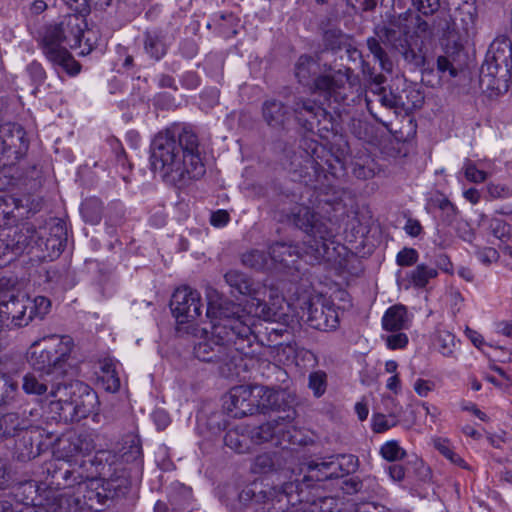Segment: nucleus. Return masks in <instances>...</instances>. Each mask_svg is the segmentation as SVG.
Wrapping results in <instances>:
<instances>
[{"mask_svg":"<svg viewBox=\"0 0 512 512\" xmlns=\"http://www.w3.org/2000/svg\"><path fill=\"white\" fill-rule=\"evenodd\" d=\"M151 169L166 183L185 185L206 172L199 139L189 127L173 124L158 132L150 144Z\"/></svg>","mask_w":512,"mask_h":512,"instance_id":"obj_1","label":"nucleus"},{"mask_svg":"<svg viewBox=\"0 0 512 512\" xmlns=\"http://www.w3.org/2000/svg\"><path fill=\"white\" fill-rule=\"evenodd\" d=\"M280 220L301 230L309 237L305 242L304 254L309 257L310 263L335 262L336 255H340L338 251L340 246H336L335 242L337 232L331 219L313 208L304 204L294 205L288 211H282Z\"/></svg>","mask_w":512,"mask_h":512,"instance_id":"obj_2","label":"nucleus"},{"mask_svg":"<svg viewBox=\"0 0 512 512\" xmlns=\"http://www.w3.org/2000/svg\"><path fill=\"white\" fill-rule=\"evenodd\" d=\"M85 27L83 16L77 13L65 15L58 22L44 27L41 48L47 60L56 69L61 68L72 76L79 73L80 65L68 49L81 46Z\"/></svg>","mask_w":512,"mask_h":512,"instance_id":"obj_3","label":"nucleus"},{"mask_svg":"<svg viewBox=\"0 0 512 512\" xmlns=\"http://www.w3.org/2000/svg\"><path fill=\"white\" fill-rule=\"evenodd\" d=\"M206 317L211 323L213 342L227 346L250 332V317L240 304L223 297L216 289H206Z\"/></svg>","mask_w":512,"mask_h":512,"instance_id":"obj_4","label":"nucleus"},{"mask_svg":"<svg viewBox=\"0 0 512 512\" xmlns=\"http://www.w3.org/2000/svg\"><path fill=\"white\" fill-rule=\"evenodd\" d=\"M349 72V68L334 70L329 67L323 70L317 59L306 54L301 55L295 64V77L300 84L337 103L347 97Z\"/></svg>","mask_w":512,"mask_h":512,"instance_id":"obj_5","label":"nucleus"},{"mask_svg":"<svg viewBox=\"0 0 512 512\" xmlns=\"http://www.w3.org/2000/svg\"><path fill=\"white\" fill-rule=\"evenodd\" d=\"M286 393L261 385H239L230 389L225 401L227 412L234 418L254 414L260 407L280 411Z\"/></svg>","mask_w":512,"mask_h":512,"instance_id":"obj_6","label":"nucleus"},{"mask_svg":"<svg viewBox=\"0 0 512 512\" xmlns=\"http://www.w3.org/2000/svg\"><path fill=\"white\" fill-rule=\"evenodd\" d=\"M54 396L59 398L54 403L61 420L65 422H78L92 413L98 405L96 392L81 381L69 384H58Z\"/></svg>","mask_w":512,"mask_h":512,"instance_id":"obj_7","label":"nucleus"},{"mask_svg":"<svg viewBox=\"0 0 512 512\" xmlns=\"http://www.w3.org/2000/svg\"><path fill=\"white\" fill-rule=\"evenodd\" d=\"M101 463L94 462V476L87 479L80 492L83 493L81 502L83 510H91L95 512L103 511L110 505L115 497L124 496L129 489V481L124 475L111 476L108 479L98 478L102 474L104 466L99 469Z\"/></svg>","mask_w":512,"mask_h":512,"instance_id":"obj_8","label":"nucleus"},{"mask_svg":"<svg viewBox=\"0 0 512 512\" xmlns=\"http://www.w3.org/2000/svg\"><path fill=\"white\" fill-rule=\"evenodd\" d=\"M94 459L81 462L67 463L62 460L47 462L43 467V480L49 489H67L78 487L94 476Z\"/></svg>","mask_w":512,"mask_h":512,"instance_id":"obj_9","label":"nucleus"},{"mask_svg":"<svg viewBox=\"0 0 512 512\" xmlns=\"http://www.w3.org/2000/svg\"><path fill=\"white\" fill-rule=\"evenodd\" d=\"M286 412L285 416H279L276 419L267 421L258 426H247L245 431L249 433L252 444L260 445L269 441H275L276 445L295 443V425L294 420L296 411L293 408H282Z\"/></svg>","mask_w":512,"mask_h":512,"instance_id":"obj_10","label":"nucleus"},{"mask_svg":"<svg viewBox=\"0 0 512 512\" xmlns=\"http://www.w3.org/2000/svg\"><path fill=\"white\" fill-rule=\"evenodd\" d=\"M358 468V458L352 454L329 456L321 461H311L305 466L307 474L303 476L306 485L313 481H326L353 473Z\"/></svg>","mask_w":512,"mask_h":512,"instance_id":"obj_11","label":"nucleus"},{"mask_svg":"<svg viewBox=\"0 0 512 512\" xmlns=\"http://www.w3.org/2000/svg\"><path fill=\"white\" fill-rule=\"evenodd\" d=\"M297 313L308 326L320 331L333 330L339 323L334 306L322 296L302 299Z\"/></svg>","mask_w":512,"mask_h":512,"instance_id":"obj_12","label":"nucleus"},{"mask_svg":"<svg viewBox=\"0 0 512 512\" xmlns=\"http://www.w3.org/2000/svg\"><path fill=\"white\" fill-rule=\"evenodd\" d=\"M300 148L304 154L300 155L301 161L295 158L291 162L293 172L306 185H313L324 172V167L319 160L326 153L325 148L312 139H304Z\"/></svg>","mask_w":512,"mask_h":512,"instance_id":"obj_13","label":"nucleus"},{"mask_svg":"<svg viewBox=\"0 0 512 512\" xmlns=\"http://www.w3.org/2000/svg\"><path fill=\"white\" fill-rule=\"evenodd\" d=\"M201 295L189 286L175 290L170 302L171 311L179 323L195 321L201 315Z\"/></svg>","mask_w":512,"mask_h":512,"instance_id":"obj_14","label":"nucleus"},{"mask_svg":"<svg viewBox=\"0 0 512 512\" xmlns=\"http://www.w3.org/2000/svg\"><path fill=\"white\" fill-rule=\"evenodd\" d=\"M27 148L28 143L22 127L12 124L0 126V166L14 164Z\"/></svg>","mask_w":512,"mask_h":512,"instance_id":"obj_15","label":"nucleus"},{"mask_svg":"<svg viewBox=\"0 0 512 512\" xmlns=\"http://www.w3.org/2000/svg\"><path fill=\"white\" fill-rule=\"evenodd\" d=\"M70 354H31L28 359L34 371L41 376L59 380L62 377L74 375L76 365L70 361Z\"/></svg>","mask_w":512,"mask_h":512,"instance_id":"obj_16","label":"nucleus"},{"mask_svg":"<svg viewBox=\"0 0 512 512\" xmlns=\"http://www.w3.org/2000/svg\"><path fill=\"white\" fill-rule=\"evenodd\" d=\"M291 110L299 122L304 118L303 126L307 130H313L315 124L319 126L322 123H327L322 129L329 130L328 124L331 125V115L314 100L295 97Z\"/></svg>","mask_w":512,"mask_h":512,"instance_id":"obj_17","label":"nucleus"},{"mask_svg":"<svg viewBox=\"0 0 512 512\" xmlns=\"http://www.w3.org/2000/svg\"><path fill=\"white\" fill-rule=\"evenodd\" d=\"M248 315L254 316L269 322L285 321L286 312L284 307V298L278 293L270 291L269 301L252 297L248 303Z\"/></svg>","mask_w":512,"mask_h":512,"instance_id":"obj_18","label":"nucleus"},{"mask_svg":"<svg viewBox=\"0 0 512 512\" xmlns=\"http://www.w3.org/2000/svg\"><path fill=\"white\" fill-rule=\"evenodd\" d=\"M38 244L40 248L48 252V257L51 259L57 258L64 250L67 243V229L66 225L60 219H53L49 223V228H41L38 231Z\"/></svg>","mask_w":512,"mask_h":512,"instance_id":"obj_19","label":"nucleus"},{"mask_svg":"<svg viewBox=\"0 0 512 512\" xmlns=\"http://www.w3.org/2000/svg\"><path fill=\"white\" fill-rule=\"evenodd\" d=\"M293 458L292 451L283 445L280 451L259 454L254 459L252 471L258 474L286 471V469H290Z\"/></svg>","mask_w":512,"mask_h":512,"instance_id":"obj_20","label":"nucleus"},{"mask_svg":"<svg viewBox=\"0 0 512 512\" xmlns=\"http://www.w3.org/2000/svg\"><path fill=\"white\" fill-rule=\"evenodd\" d=\"M308 464L303 463L300 465L296 472L295 468H292L290 466V469H286L287 471H290L291 474L294 476L293 480H289L288 482H284L281 486V495L286 498L287 504L292 505L295 507L297 504H301L304 501H307V493L305 489L312 488L316 485L318 481H313L312 485H306L303 480V476L307 474L305 470V466Z\"/></svg>","mask_w":512,"mask_h":512,"instance_id":"obj_21","label":"nucleus"},{"mask_svg":"<svg viewBox=\"0 0 512 512\" xmlns=\"http://www.w3.org/2000/svg\"><path fill=\"white\" fill-rule=\"evenodd\" d=\"M386 41L397 50L404 60L414 68L422 67L425 63V55L417 42L412 43L406 37L402 38L393 29L385 32Z\"/></svg>","mask_w":512,"mask_h":512,"instance_id":"obj_22","label":"nucleus"},{"mask_svg":"<svg viewBox=\"0 0 512 512\" xmlns=\"http://www.w3.org/2000/svg\"><path fill=\"white\" fill-rule=\"evenodd\" d=\"M512 58V40L507 36L497 37L490 45L486 60L489 74H496L502 67L509 65Z\"/></svg>","mask_w":512,"mask_h":512,"instance_id":"obj_23","label":"nucleus"},{"mask_svg":"<svg viewBox=\"0 0 512 512\" xmlns=\"http://www.w3.org/2000/svg\"><path fill=\"white\" fill-rule=\"evenodd\" d=\"M172 42L173 37L162 29L147 30L144 33V50L150 58L157 61L167 54Z\"/></svg>","mask_w":512,"mask_h":512,"instance_id":"obj_24","label":"nucleus"},{"mask_svg":"<svg viewBox=\"0 0 512 512\" xmlns=\"http://www.w3.org/2000/svg\"><path fill=\"white\" fill-rule=\"evenodd\" d=\"M120 363L113 357L106 356L98 362V370L95 372L97 381L101 387L110 393H115L120 389V378L118 367Z\"/></svg>","mask_w":512,"mask_h":512,"instance_id":"obj_25","label":"nucleus"},{"mask_svg":"<svg viewBox=\"0 0 512 512\" xmlns=\"http://www.w3.org/2000/svg\"><path fill=\"white\" fill-rule=\"evenodd\" d=\"M27 300L26 297L22 296L21 298L11 296L8 301H3L0 303V311L3 316L2 325L6 320L11 318V322L17 327H23L28 325L31 321V316L29 313L27 314Z\"/></svg>","mask_w":512,"mask_h":512,"instance_id":"obj_26","label":"nucleus"},{"mask_svg":"<svg viewBox=\"0 0 512 512\" xmlns=\"http://www.w3.org/2000/svg\"><path fill=\"white\" fill-rule=\"evenodd\" d=\"M264 122L274 130H283L290 121L288 108L279 100H265L261 108Z\"/></svg>","mask_w":512,"mask_h":512,"instance_id":"obj_27","label":"nucleus"},{"mask_svg":"<svg viewBox=\"0 0 512 512\" xmlns=\"http://www.w3.org/2000/svg\"><path fill=\"white\" fill-rule=\"evenodd\" d=\"M269 254L273 265L283 268L295 267L296 262L302 257L299 247L291 243L275 242L269 247Z\"/></svg>","mask_w":512,"mask_h":512,"instance_id":"obj_28","label":"nucleus"},{"mask_svg":"<svg viewBox=\"0 0 512 512\" xmlns=\"http://www.w3.org/2000/svg\"><path fill=\"white\" fill-rule=\"evenodd\" d=\"M476 15L471 10L459 8L453 17L452 30L457 34V41L467 43L476 34Z\"/></svg>","mask_w":512,"mask_h":512,"instance_id":"obj_29","label":"nucleus"},{"mask_svg":"<svg viewBox=\"0 0 512 512\" xmlns=\"http://www.w3.org/2000/svg\"><path fill=\"white\" fill-rule=\"evenodd\" d=\"M410 317L407 308L402 304H395L389 307L382 317V327L386 331H400L408 329Z\"/></svg>","mask_w":512,"mask_h":512,"instance_id":"obj_30","label":"nucleus"},{"mask_svg":"<svg viewBox=\"0 0 512 512\" xmlns=\"http://www.w3.org/2000/svg\"><path fill=\"white\" fill-rule=\"evenodd\" d=\"M40 453L39 445L34 443L33 432L24 431L15 442L13 458L19 462H28Z\"/></svg>","mask_w":512,"mask_h":512,"instance_id":"obj_31","label":"nucleus"},{"mask_svg":"<svg viewBox=\"0 0 512 512\" xmlns=\"http://www.w3.org/2000/svg\"><path fill=\"white\" fill-rule=\"evenodd\" d=\"M11 236L14 242V255L22 254L26 249L38 244V231L32 226H23L20 229H12Z\"/></svg>","mask_w":512,"mask_h":512,"instance_id":"obj_32","label":"nucleus"},{"mask_svg":"<svg viewBox=\"0 0 512 512\" xmlns=\"http://www.w3.org/2000/svg\"><path fill=\"white\" fill-rule=\"evenodd\" d=\"M29 426L30 422L26 417L15 412L7 413L0 418V436L14 437L18 431H29Z\"/></svg>","mask_w":512,"mask_h":512,"instance_id":"obj_33","label":"nucleus"},{"mask_svg":"<svg viewBox=\"0 0 512 512\" xmlns=\"http://www.w3.org/2000/svg\"><path fill=\"white\" fill-rule=\"evenodd\" d=\"M246 428L247 426H243L229 430L224 436L225 445L240 454L249 452L252 443Z\"/></svg>","mask_w":512,"mask_h":512,"instance_id":"obj_34","label":"nucleus"},{"mask_svg":"<svg viewBox=\"0 0 512 512\" xmlns=\"http://www.w3.org/2000/svg\"><path fill=\"white\" fill-rule=\"evenodd\" d=\"M49 510L52 512H79L83 511L81 497H75L68 493L55 496Z\"/></svg>","mask_w":512,"mask_h":512,"instance_id":"obj_35","label":"nucleus"},{"mask_svg":"<svg viewBox=\"0 0 512 512\" xmlns=\"http://www.w3.org/2000/svg\"><path fill=\"white\" fill-rule=\"evenodd\" d=\"M437 276V268L424 263H420L409 273L408 278L410 283L415 288L422 289L429 284L430 280L436 278Z\"/></svg>","mask_w":512,"mask_h":512,"instance_id":"obj_36","label":"nucleus"},{"mask_svg":"<svg viewBox=\"0 0 512 512\" xmlns=\"http://www.w3.org/2000/svg\"><path fill=\"white\" fill-rule=\"evenodd\" d=\"M40 342H52L55 343L54 347H44L41 352H49V350H54V352H71L74 348V341L69 335H57L51 334L44 336L38 340H35L32 344V348H37L40 346Z\"/></svg>","mask_w":512,"mask_h":512,"instance_id":"obj_37","label":"nucleus"},{"mask_svg":"<svg viewBox=\"0 0 512 512\" xmlns=\"http://www.w3.org/2000/svg\"><path fill=\"white\" fill-rule=\"evenodd\" d=\"M242 263L255 270H263L273 265L271 256H267L264 251L257 249L244 253L242 255Z\"/></svg>","mask_w":512,"mask_h":512,"instance_id":"obj_38","label":"nucleus"},{"mask_svg":"<svg viewBox=\"0 0 512 512\" xmlns=\"http://www.w3.org/2000/svg\"><path fill=\"white\" fill-rule=\"evenodd\" d=\"M226 283L242 295L250 294L252 284L250 279L238 270H230L224 275Z\"/></svg>","mask_w":512,"mask_h":512,"instance_id":"obj_39","label":"nucleus"},{"mask_svg":"<svg viewBox=\"0 0 512 512\" xmlns=\"http://www.w3.org/2000/svg\"><path fill=\"white\" fill-rule=\"evenodd\" d=\"M351 503L338 502L334 498H324L320 500V504L312 503L307 512H352L350 511Z\"/></svg>","mask_w":512,"mask_h":512,"instance_id":"obj_40","label":"nucleus"},{"mask_svg":"<svg viewBox=\"0 0 512 512\" xmlns=\"http://www.w3.org/2000/svg\"><path fill=\"white\" fill-rule=\"evenodd\" d=\"M433 442L435 449L439 451V453L442 454L451 463L462 468H467L465 461L453 450V447L451 446V443L448 439L436 438Z\"/></svg>","mask_w":512,"mask_h":512,"instance_id":"obj_41","label":"nucleus"},{"mask_svg":"<svg viewBox=\"0 0 512 512\" xmlns=\"http://www.w3.org/2000/svg\"><path fill=\"white\" fill-rule=\"evenodd\" d=\"M27 308L29 309V315L31 320L35 317L43 319L47 315L51 308V302L44 296H37L34 299L26 297Z\"/></svg>","mask_w":512,"mask_h":512,"instance_id":"obj_42","label":"nucleus"},{"mask_svg":"<svg viewBox=\"0 0 512 512\" xmlns=\"http://www.w3.org/2000/svg\"><path fill=\"white\" fill-rule=\"evenodd\" d=\"M367 46H368L369 51L375 57V59L379 61L382 70H384L386 72H391L393 64L390 61V59L388 58L384 49L381 47L379 40H377L376 38H373V37L368 38Z\"/></svg>","mask_w":512,"mask_h":512,"instance_id":"obj_43","label":"nucleus"},{"mask_svg":"<svg viewBox=\"0 0 512 512\" xmlns=\"http://www.w3.org/2000/svg\"><path fill=\"white\" fill-rule=\"evenodd\" d=\"M349 37L338 29H329L325 31L323 41L326 48L339 50L347 46Z\"/></svg>","mask_w":512,"mask_h":512,"instance_id":"obj_44","label":"nucleus"},{"mask_svg":"<svg viewBox=\"0 0 512 512\" xmlns=\"http://www.w3.org/2000/svg\"><path fill=\"white\" fill-rule=\"evenodd\" d=\"M81 213L84 220L90 224H98L101 221V206L97 199H90L82 203Z\"/></svg>","mask_w":512,"mask_h":512,"instance_id":"obj_45","label":"nucleus"},{"mask_svg":"<svg viewBox=\"0 0 512 512\" xmlns=\"http://www.w3.org/2000/svg\"><path fill=\"white\" fill-rule=\"evenodd\" d=\"M380 454L389 462L401 460L407 455L406 451L396 440H390L384 443L380 448Z\"/></svg>","mask_w":512,"mask_h":512,"instance_id":"obj_46","label":"nucleus"},{"mask_svg":"<svg viewBox=\"0 0 512 512\" xmlns=\"http://www.w3.org/2000/svg\"><path fill=\"white\" fill-rule=\"evenodd\" d=\"M416 21L417 29L419 32H427L429 30V24L420 19L418 16L414 17V14L412 11L408 10L398 16L397 25L403 29V33L407 34L410 30V24L413 21Z\"/></svg>","mask_w":512,"mask_h":512,"instance_id":"obj_47","label":"nucleus"},{"mask_svg":"<svg viewBox=\"0 0 512 512\" xmlns=\"http://www.w3.org/2000/svg\"><path fill=\"white\" fill-rule=\"evenodd\" d=\"M374 95L376 96V101L387 109L403 108L405 105L400 96L392 92L387 93L384 87H379V91L374 93Z\"/></svg>","mask_w":512,"mask_h":512,"instance_id":"obj_48","label":"nucleus"},{"mask_svg":"<svg viewBox=\"0 0 512 512\" xmlns=\"http://www.w3.org/2000/svg\"><path fill=\"white\" fill-rule=\"evenodd\" d=\"M256 486L243 489L239 494V500L244 505H257L266 502L267 494L263 490L257 491Z\"/></svg>","mask_w":512,"mask_h":512,"instance_id":"obj_49","label":"nucleus"},{"mask_svg":"<svg viewBox=\"0 0 512 512\" xmlns=\"http://www.w3.org/2000/svg\"><path fill=\"white\" fill-rule=\"evenodd\" d=\"M489 230L494 237L502 242L508 241L511 237V225L499 218L489 220Z\"/></svg>","mask_w":512,"mask_h":512,"instance_id":"obj_50","label":"nucleus"},{"mask_svg":"<svg viewBox=\"0 0 512 512\" xmlns=\"http://www.w3.org/2000/svg\"><path fill=\"white\" fill-rule=\"evenodd\" d=\"M309 388L316 398L321 397L327 388V375L323 371H315L309 375Z\"/></svg>","mask_w":512,"mask_h":512,"instance_id":"obj_51","label":"nucleus"},{"mask_svg":"<svg viewBox=\"0 0 512 512\" xmlns=\"http://www.w3.org/2000/svg\"><path fill=\"white\" fill-rule=\"evenodd\" d=\"M22 388L27 394L42 395L47 391V385L40 382L33 373H27L23 377Z\"/></svg>","mask_w":512,"mask_h":512,"instance_id":"obj_52","label":"nucleus"},{"mask_svg":"<svg viewBox=\"0 0 512 512\" xmlns=\"http://www.w3.org/2000/svg\"><path fill=\"white\" fill-rule=\"evenodd\" d=\"M463 171L465 178L469 182L476 184L483 183L488 177V173L483 170H479L475 163L469 159H466L464 162Z\"/></svg>","mask_w":512,"mask_h":512,"instance_id":"obj_53","label":"nucleus"},{"mask_svg":"<svg viewBox=\"0 0 512 512\" xmlns=\"http://www.w3.org/2000/svg\"><path fill=\"white\" fill-rule=\"evenodd\" d=\"M238 354L228 360H223L224 363L220 365L219 372L225 378H236L240 376L241 367L237 361H243V358Z\"/></svg>","mask_w":512,"mask_h":512,"instance_id":"obj_54","label":"nucleus"},{"mask_svg":"<svg viewBox=\"0 0 512 512\" xmlns=\"http://www.w3.org/2000/svg\"><path fill=\"white\" fill-rule=\"evenodd\" d=\"M397 414L391 413L389 415V418H387L383 414H376L373 416V431L375 433H383L390 429L391 427H394L397 424L396 420Z\"/></svg>","mask_w":512,"mask_h":512,"instance_id":"obj_55","label":"nucleus"},{"mask_svg":"<svg viewBox=\"0 0 512 512\" xmlns=\"http://www.w3.org/2000/svg\"><path fill=\"white\" fill-rule=\"evenodd\" d=\"M26 72L29 75L32 84L36 88L42 85L47 78L43 66L37 61H33L28 64L26 67Z\"/></svg>","mask_w":512,"mask_h":512,"instance_id":"obj_56","label":"nucleus"},{"mask_svg":"<svg viewBox=\"0 0 512 512\" xmlns=\"http://www.w3.org/2000/svg\"><path fill=\"white\" fill-rule=\"evenodd\" d=\"M180 491L169 495V504L173 510L184 508L191 497V490L185 486L179 487Z\"/></svg>","mask_w":512,"mask_h":512,"instance_id":"obj_57","label":"nucleus"},{"mask_svg":"<svg viewBox=\"0 0 512 512\" xmlns=\"http://www.w3.org/2000/svg\"><path fill=\"white\" fill-rule=\"evenodd\" d=\"M434 348L453 352L456 349L455 336L447 331L440 332L434 341Z\"/></svg>","mask_w":512,"mask_h":512,"instance_id":"obj_58","label":"nucleus"},{"mask_svg":"<svg viewBox=\"0 0 512 512\" xmlns=\"http://www.w3.org/2000/svg\"><path fill=\"white\" fill-rule=\"evenodd\" d=\"M413 7L422 15H433L440 8V0H411Z\"/></svg>","mask_w":512,"mask_h":512,"instance_id":"obj_59","label":"nucleus"},{"mask_svg":"<svg viewBox=\"0 0 512 512\" xmlns=\"http://www.w3.org/2000/svg\"><path fill=\"white\" fill-rule=\"evenodd\" d=\"M488 198L491 200L512 197V189L506 185L489 183L486 187Z\"/></svg>","mask_w":512,"mask_h":512,"instance_id":"obj_60","label":"nucleus"},{"mask_svg":"<svg viewBox=\"0 0 512 512\" xmlns=\"http://www.w3.org/2000/svg\"><path fill=\"white\" fill-rule=\"evenodd\" d=\"M11 232V228H4L0 231V257L9 253L14 255V246L11 245L14 240Z\"/></svg>","mask_w":512,"mask_h":512,"instance_id":"obj_61","label":"nucleus"},{"mask_svg":"<svg viewBox=\"0 0 512 512\" xmlns=\"http://www.w3.org/2000/svg\"><path fill=\"white\" fill-rule=\"evenodd\" d=\"M383 339L386 342V346L390 350L404 349L408 343V337L405 333L398 332L388 335Z\"/></svg>","mask_w":512,"mask_h":512,"instance_id":"obj_62","label":"nucleus"},{"mask_svg":"<svg viewBox=\"0 0 512 512\" xmlns=\"http://www.w3.org/2000/svg\"><path fill=\"white\" fill-rule=\"evenodd\" d=\"M418 256L414 248H404L398 252L396 262L399 266H411L417 262Z\"/></svg>","mask_w":512,"mask_h":512,"instance_id":"obj_63","label":"nucleus"},{"mask_svg":"<svg viewBox=\"0 0 512 512\" xmlns=\"http://www.w3.org/2000/svg\"><path fill=\"white\" fill-rule=\"evenodd\" d=\"M477 259L484 265L488 266L499 259V253L495 248L485 247L477 249L475 252Z\"/></svg>","mask_w":512,"mask_h":512,"instance_id":"obj_64","label":"nucleus"}]
</instances>
